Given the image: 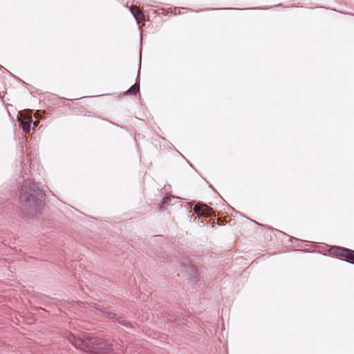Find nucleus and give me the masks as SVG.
<instances>
[{"label": "nucleus", "instance_id": "nucleus-1", "mask_svg": "<svg viewBox=\"0 0 354 354\" xmlns=\"http://www.w3.org/2000/svg\"><path fill=\"white\" fill-rule=\"evenodd\" d=\"M19 200L23 209L29 210L34 214L36 213V207L38 206L39 202L44 200V194L35 182L27 179L21 186Z\"/></svg>", "mask_w": 354, "mask_h": 354}, {"label": "nucleus", "instance_id": "nucleus-2", "mask_svg": "<svg viewBox=\"0 0 354 354\" xmlns=\"http://www.w3.org/2000/svg\"><path fill=\"white\" fill-rule=\"evenodd\" d=\"M104 315L106 317L110 319L113 322H116L118 324L125 326L126 328H129L131 326V324L127 321L123 317L118 316L115 313L110 311H105Z\"/></svg>", "mask_w": 354, "mask_h": 354}, {"label": "nucleus", "instance_id": "nucleus-3", "mask_svg": "<svg viewBox=\"0 0 354 354\" xmlns=\"http://www.w3.org/2000/svg\"><path fill=\"white\" fill-rule=\"evenodd\" d=\"M89 341L92 345H98L100 349L105 351H111L113 349L111 345L108 342L103 341L97 337H92Z\"/></svg>", "mask_w": 354, "mask_h": 354}, {"label": "nucleus", "instance_id": "nucleus-4", "mask_svg": "<svg viewBox=\"0 0 354 354\" xmlns=\"http://www.w3.org/2000/svg\"><path fill=\"white\" fill-rule=\"evenodd\" d=\"M329 251L332 254L346 258L347 253L349 252V249L339 246H333Z\"/></svg>", "mask_w": 354, "mask_h": 354}, {"label": "nucleus", "instance_id": "nucleus-5", "mask_svg": "<svg viewBox=\"0 0 354 354\" xmlns=\"http://www.w3.org/2000/svg\"><path fill=\"white\" fill-rule=\"evenodd\" d=\"M130 10L138 22L142 19H144L145 16L139 8L132 6Z\"/></svg>", "mask_w": 354, "mask_h": 354}, {"label": "nucleus", "instance_id": "nucleus-6", "mask_svg": "<svg viewBox=\"0 0 354 354\" xmlns=\"http://www.w3.org/2000/svg\"><path fill=\"white\" fill-rule=\"evenodd\" d=\"M31 118H28L27 120H21L19 122V127L25 133H29L31 129Z\"/></svg>", "mask_w": 354, "mask_h": 354}, {"label": "nucleus", "instance_id": "nucleus-7", "mask_svg": "<svg viewBox=\"0 0 354 354\" xmlns=\"http://www.w3.org/2000/svg\"><path fill=\"white\" fill-rule=\"evenodd\" d=\"M178 199H179L178 197H175L174 196H169L164 197L163 199H162V201L161 208H165V207L166 205H174V203H172V201L173 200L177 201Z\"/></svg>", "mask_w": 354, "mask_h": 354}, {"label": "nucleus", "instance_id": "nucleus-8", "mask_svg": "<svg viewBox=\"0 0 354 354\" xmlns=\"http://www.w3.org/2000/svg\"><path fill=\"white\" fill-rule=\"evenodd\" d=\"M71 338L68 337L69 341L75 346V347H82L86 346V342L84 340H81L80 339H76L73 335H71Z\"/></svg>", "mask_w": 354, "mask_h": 354}, {"label": "nucleus", "instance_id": "nucleus-9", "mask_svg": "<svg viewBox=\"0 0 354 354\" xmlns=\"http://www.w3.org/2000/svg\"><path fill=\"white\" fill-rule=\"evenodd\" d=\"M201 212H203L202 216L209 217L211 216L212 209L205 204H199Z\"/></svg>", "mask_w": 354, "mask_h": 354}, {"label": "nucleus", "instance_id": "nucleus-10", "mask_svg": "<svg viewBox=\"0 0 354 354\" xmlns=\"http://www.w3.org/2000/svg\"><path fill=\"white\" fill-rule=\"evenodd\" d=\"M140 91V84L136 82L133 86H131L126 92L127 95H136L137 93Z\"/></svg>", "mask_w": 354, "mask_h": 354}, {"label": "nucleus", "instance_id": "nucleus-11", "mask_svg": "<svg viewBox=\"0 0 354 354\" xmlns=\"http://www.w3.org/2000/svg\"><path fill=\"white\" fill-rule=\"evenodd\" d=\"M346 259V261L354 264V250L349 249V252L347 253Z\"/></svg>", "mask_w": 354, "mask_h": 354}, {"label": "nucleus", "instance_id": "nucleus-12", "mask_svg": "<svg viewBox=\"0 0 354 354\" xmlns=\"http://www.w3.org/2000/svg\"><path fill=\"white\" fill-rule=\"evenodd\" d=\"M193 212L198 216H202V215H203V212H201L200 205H196L193 209Z\"/></svg>", "mask_w": 354, "mask_h": 354}, {"label": "nucleus", "instance_id": "nucleus-13", "mask_svg": "<svg viewBox=\"0 0 354 354\" xmlns=\"http://www.w3.org/2000/svg\"><path fill=\"white\" fill-rule=\"evenodd\" d=\"M188 268L194 272V277L196 278V276H197V271L196 270V269L194 268V266H188Z\"/></svg>", "mask_w": 354, "mask_h": 354}, {"label": "nucleus", "instance_id": "nucleus-14", "mask_svg": "<svg viewBox=\"0 0 354 354\" xmlns=\"http://www.w3.org/2000/svg\"><path fill=\"white\" fill-rule=\"evenodd\" d=\"M38 123H39V122H38L37 121H36V122H33V125H34V126H37V125H38Z\"/></svg>", "mask_w": 354, "mask_h": 354}, {"label": "nucleus", "instance_id": "nucleus-15", "mask_svg": "<svg viewBox=\"0 0 354 354\" xmlns=\"http://www.w3.org/2000/svg\"><path fill=\"white\" fill-rule=\"evenodd\" d=\"M90 350L96 349L97 348H93V346L91 348H88Z\"/></svg>", "mask_w": 354, "mask_h": 354}]
</instances>
